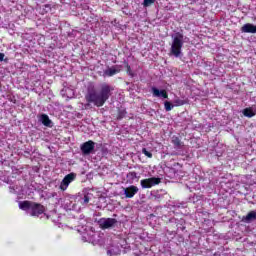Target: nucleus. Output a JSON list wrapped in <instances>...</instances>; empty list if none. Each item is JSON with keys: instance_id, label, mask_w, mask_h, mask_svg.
Wrapping results in <instances>:
<instances>
[{"instance_id": "obj_1", "label": "nucleus", "mask_w": 256, "mask_h": 256, "mask_svg": "<svg viewBox=\"0 0 256 256\" xmlns=\"http://www.w3.org/2000/svg\"><path fill=\"white\" fill-rule=\"evenodd\" d=\"M112 91H115V88L107 83H104L100 86L99 92H97L95 89L88 90L85 99L87 103H93L95 107H103V105L109 101Z\"/></svg>"}, {"instance_id": "obj_2", "label": "nucleus", "mask_w": 256, "mask_h": 256, "mask_svg": "<svg viewBox=\"0 0 256 256\" xmlns=\"http://www.w3.org/2000/svg\"><path fill=\"white\" fill-rule=\"evenodd\" d=\"M181 49H183V34H177L173 39L171 45V53L174 57L181 56Z\"/></svg>"}, {"instance_id": "obj_3", "label": "nucleus", "mask_w": 256, "mask_h": 256, "mask_svg": "<svg viewBox=\"0 0 256 256\" xmlns=\"http://www.w3.org/2000/svg\"><path fill=\"white\" fill-rule=\"evenodd\" d=\"M80 150L84 157L95 153V142L93 140H88L84 142L83 144H81Z\"/></svg>"}, {"instance_id": "obj_4", "label": "nucleus", "mask_w": 256, "mask_h": 256, "mask_svg": "<svg viewBox=\"0 0 256 256\" xmlns=\"http://www.w3.org/2000/svg\"><path fill=\"white\" fill-rule=\"evenodd\" d=\"M160 183L161 178L157 177L146 178L140 181L142 189H151V187H155V185H159Z\"/></svg>"}, {"instance_id": "obj_5", "label": "nucleus", "mask_w": 256, "mask_h": 256, "mask_svg": "<svg viewBox=\"0 0 256 256\" xmlns=\"http://www.w3.org/2000/svg\"><path fill=\"white\" fill-rule=\"evenodd\" d=\"M98 225L101 229H111L117 225V219L115 218H100L98 220Z\"/></svg>"}, {"instance_id": "obj_6", "label": "nucleus", "mask_w": 256, "mask_h": 256, "mask_svg": "<svg viewBox=\"0 0 256 256\" xmlns=\"http://www.w3.org/2000/svg\"><path fill=\"white\" fill-rule=\"evenodd\" d=\"M77 178V174L75 173H70L68 175H66L62 182L60 183V189L61 191H67V188L69 187V185H71V183H73V180Z\"/></svg>"}, {"instance_id": "obj_7", "label": "nucleus", "mask_w": 256, "mask_h": 256, "mask_svg": "<svg viewBox=\"0 0 256 256\" xmlns=\"http://www.w3.org/2000/svg\"><path fill=\"white\" fill-rule=\"evenodd\" d=\"M30 211V215L32 217H39V215H43V213H45V207L41 203L32 202Z\"/></svg>"}, {"instance_id": "obj_8", "label": "nucleus", "mask_w": 256, "mask_h": 256, "mask_svg": "<svg viewBox=\"0 0 256 256\" xmlns=\"http://www.w3.org/2000/svg\"><path fill=\"white\" fill-rule=\"evenodd\" d=\"M137 193H139V188L135 185L124 188V195L126 199H133Z\"/></svg>"}, {"instance_id": "obj_9", "label": "nucleus", "mask_w": 256, "mask_h": 256, "mask_svg": "<svg viewBox=\"0 0 256 256\" xmlns=\"http://www.w3.org/2000/svg\"><path fill=\"white\" fill-rule=\"evenodd\" d=\"M242 33H256V25H253L252 23H246L241 27Z\"/></svg>"}, {"instance_id": "obj_10", "label": "nucleus", "mask_w": 256, "mask_h": 256, "mask_svg": "<svg viewBox=\"0 0 256 256\" xmlns=\"http://www.w3.org/2000/svg\"><path fill=\"white\" fill-rule=\"evenodd\" d=\"M152 93L154 97H163V99H169V94H167V90H159L156 87H153Z\"/></svg>"}, {"instance_id": "obj_11", "label": "nucleus", "mask_w": 256, "mask_h": 256, "mask_svg": "<svg viewBox=\"0 0 256 256\" xmlns=\"http://www.w3.org/2000/svg\"><path fill=\"white\" fill-rule=\"evenodd\" d=\"M121 70L115 67H108L104 73L103 77H113L114 75H117Z\"/></svg>"}, {"instance_id": "obj_12", "label": "nucleus", "mask_w": 256, "mask_h": 256, "mask_svg": "<svg viewBox=\"0 0 256 256\" xmlns=\"http://www.w3.org/2000/svg\"><path fill=\"white\" fill-rule=\"evenodd\" d=\"M33 206V202L29 200H24L22 202H19V209L22 211L31 210V207Z\"/></svg>"}, {"instance_id": "obj_13", "label": "nucleus", "mask_w": 256, "mask_h": 256, "mask_svg": "<svg viewBox=\"0 0 256 256\" xmlns=\"http://www.w3.org/2000/svg\"><path fill=\"white\" fill-rule=\"evenodd\" d=\"M242 221H244V223L256 221V211H250L246 216H243Z\"/></svg>"}, {"instance_id": "obj_14", "label": "nucleus", "mask_w": 256, "mask_h": 256, "mask_svg": "<svg viewBox=\"0 0 256 256\" xmlns=\"http://www.w3.org/2000/svg\"><path fill=\"white\" fill-rule=\"evenodd\" d=\"M40 121L45 127H51V119H49L47 114H42Z\"/></svg>"}, {"instance_id": "obj_15", "label": "nucleus", "mask_w": 256, "mask_h": 256, "mask_svg": "<svg viewBox=\"0 0 256 256\" xmlns=\"http://www.w3.org/2000/svg\"><path fill=\"white\" fill-rule=\"evenodd\" d=\"M243 115H244V117L251 118V117H255L256 114H255V112H253V109L246 108V109L243 110Z\"/></svg>"}, {"instance_id": "obj_16", "label": "nucleus", "mask_w": 256, "mask_h": 256, "mask_svg": "<svg viewBox=\"0 0 256 256\" xmlns=\"http://www.w3.org/2000/svg\"><path fill=\"white\" fill-rule=\"evenodd\" d=\"M127 116V110L125 109H118V114H117V119L118 121H121V119H125V117Z\"/></svg>"}, {"instance_id": "obj_17", "label": "nucleus", "mask_w": 256, "mask_h": 256, "mask_svg": "<svg viewBox=\"0 0 256 256\" xmlns=\"http://www.w3.org/2000/svg\"><path fill=\"white\" fill-rule=\"evenodd\" d=\"M172 144L174 145V147H181L183 145V142H181V138H179L178 136H173Z\"/></svg>"}, {"instance_id": "obj_18", "label": "nucleus", "mask_w": 256, "mask_h": 256, "mask_svg": "<svg viewBox=\"0 0 256 256\" xmlns=\"http://www.w3.org/2000/svg\"><path fill=\"white\" fill-rule=\"evenodd\" d=\"M188 101L187 100H181L179 98H177L176 100H174V105L175 107H181L183 105H187Z\"/></svg>"}, {"instance_id": "obj_19", "label": "nucleus", "mask_w": 256, "mask_h": 256, "mask_svg": "<svg viewBox=\"0 0 256 256\" xmlns=\"http://www.w3.org/2000/svg\"><path fill=\"white\" fill-rule=\"evenodd\" d=\"M174 107L175 105H173L171 102L169 101L164 102L165 111H171Z\"/></svg>"}, {"instance_id": "obj_20", "label": "nucleus", "mask_w": 256, "mask_h": 256, "mask_svg": "<svg viewBox=\"0 0 256 256\" xmlns=\"http://www.w3.org/2000/svg\"><path fill=\"white\" fill-rule=\"evenodd\" d=\"M127 179H129V181H135V179H137V172H129L127 174Z\"/></svg>"}, {"instance_id": "obj_21", "label": "nucleus", "mask_w": 256, "mask_h": 256, "mask_svg": "<svg viewBox=\"0 0 256 256\" xmlns=\"http://www.w3.org/2000/svg\"><path fill=\"white\" fill-rule=\"evenodd\" d=\"M126 67H127V69H126L127 74H128L130 77H135V76H137V72H136V71H133V70L131 69V66H130V65H127Z\"/></svg>"}, {"instance_id": "obj_22", "label": "nucleus", "mask_w": 256, "mask_h": 256, "mask_svg": "<svg viewBox=\"0 0 256 256\" xmlns=\"http://www.w3.org/2000/svg\"><path fill=\"white\" fill-rule=\"evenodd\" d=\"M142 153H143V155L148 157V159H152L153 158V153L149 152V150H147V148H142Z\"/></svg>"}, {"instance_id": "obj_23", "label": "nucleus", "mask_w": 256, "mask_h": 256, "mask_svg": "<svg viewBox=\"0 0 256 256\" xmlns=\"http://www.w3.org/2000/svg\"><path fill=\"white\" fill-rule=\"evenodd\" d=\"M155 3V0H144L143 1V7H151Z\"/></svg>"}, {"instance_id": "obj_24", "label": "nucleus", "mask_w": 256, "mask_h": 256, "mask_svg": "<svg viewBox=\"0 0 256 256\" xmlns=\"http://www.w3.org/2000/svg\"><path fill=\"white\" fill-rule=\"evenodd\" d=\"M89 201H90L89 196L85 195L84 196V203L87 204V203H89Z\"/></svg>"}, {"instance_id": "obj_25", "label": "nucleus", "mask_w": 256, "mask_h": 256, "mask_svg": "<svg viewBox=\"0 0 256 256\" xmlns=\"http://www.w3.org/2000/svg\"><path fill=\"white\" fill-rule=\"evenodd\" d=\"M3 59H5V54L0 53V61H3Z\"/></svg>"}, {"instance_id": "obj_26", "label": "nucleus", "mask_w": 256, "mask_h": 256, "mask_svg": "<svg viewBox=\"0 0 256 256\" xmlns=\"http://www.w3.org/2000/svg\"><path fill=\"white\" fill-rule=\"evenodd\" d=\"M107 254H108V255H113V250H108V251H107Z\"/></svg>"}]
</instances>
